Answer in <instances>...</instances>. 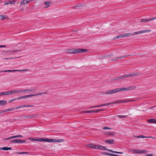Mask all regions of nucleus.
I'll list each match as a JSON object with an SVG mask.
<instances>
[{
	"instance_id": "1",
	"label": "nucleus",
	"mask_w": 156,
	"mask_h": 156,
	"mask_svg": "<svg viewBox=\"0 0 156 156\" xmlns=\"http://www.w3.org/2000/svg\"><path fill=\"white\" fill-rule=\"evenodd\" d=\"M46 92H43L42 93H40L37 94H34L30 95H28L23 96H20L16 98V100H19L20 99H24L26 98H29L33 96H37V95H44L46 93Z\"/></svg>"
},
{
	"instance_id": "2",
	"label": "nucleus",
	"mask_w": 156,
	"mask_h": 156,
	"mask_svg": "<svg viewBox=\"0 0 156 156\" xmlns=\"http://www.w3.org/2000/svg\"><path fill=\"white\" fill-rule=\"evenodd\" d=\"M87 49H69L67 50V52L70 53H82L86 51Z\"/></svg>"
},
{
	"instance_id": "3",
	"label": "nucleus",
	"mask_w": 156,
	"mask_h": 156,
	"mask_svg": "<svg viewBox=\"0 0 156 156\" xmlns=\"http://www.w3.org/2000/svg\"><path fill=\"white\" fill-rule=\"evenodd\" d=\"M99 149L101 150H105L108 151L110 152L116 154H122L123 153L121 152H118L116 151H113L110 150H108L107 149V147H105L103 146H97V149Z\"/></svg>"
},
{
	"instance_id": "4",
	"label": "nucleus",
	"mask_w": 156,
	"mask_h": 156,
	"mask_svg": "<svg viewBox=\"0 0 156 156\" xmlns=\"http://www.w3.org/2000/svg\"><path fill=\"white\" fill-rule=\"evenodd\" d=\"M135 75L134 74H125L123 75L120 76L115 77L114 79V80H121L124 78L128 77L131 76H134Z\"/></svg>"
},
{
	"instance_id": "5",
	"label": "nucleus",
	"mask_w": 156,
	"mask_h": 156,
	"mask_svg": "<svg viewBox=\"0 0 156 156\" xmlns=\"http://www.w3.org/2000/svg\"><path fill=\"white\" fill-rule=\"evenodd\" d=\"M135 101V99H127V100H120L118 101H115L112 102V104H116V103H125L128 102L130 101Z\"/></svg>"
},
{
	"instance_id": "6",
	"label": "nucleus",
	"mask_w": 156,
	"mask_h": 156,
	"mask_svg": "<svg viewBox=\"0 0 156 156\" xmlns=\"http://www.w3.org/2000/svg\"><path fill=\"white\" fill-rule=\"evenodd\" d=\"M119 92L118 88L113 90H111L105 92V94H112Z\"/></svg>"
},
{
	"instance_id": "7",
	"label": "nucleus",
	"mask_w": 156,
	"mask_h": 156,
	"mask_svg": "<svg viewBox=\"0 0 156 156\" xmlns=\"http://www.w3.org/2000/svg\"><path fill=\"white\" fill-rule=\"evenodd\" d=\"M136 88L135 86L130 87H123L118 88L119 92L122 91H128L129 90L135 89Z\"/></svg>"
},
{
	"instance_id": "8",
	"label": "nucleus",
	"mask_w": 156,
	"mask_h": 156,
	"mask_svg": "<svg viewBox=\"0 0 156 156\" xmlns=\"http://www.w3.org/2000/svg\"><path fill=\"white\" fill-rule=\"evenodd\" d=\"M29 71L28 69H22V70H17V69H14L12 70H6L5 71H2L0 72H14L16 71L18 72H27Z\"/></svg>"
},
{
	"instance_id": "9",
	"label": "nucleus",
	"mask_w": 156,
	"mask_h": 156,
	"mask_svg": "<svg viewBox=\"0 0 156 156\" xmlns=\"http://www.w3.org/2000/svg\"><path fill=\"white\" fill-rule=\"evenodd\" d=\"M151 31V30H142L140 31L135 32L133 33V35L139 34H143L145 33L149 32Z\"/></svg>"
},
{
	"instance_id": "10",
	"label": "nucleus",
	"mask_w": 156,
	"mask_h": 156,
	"mask_svg": "<svg viewBox=\"0 0 156 156\" xmlns=\"http://www.w3.org/2000/svg\"><path fill=\"white\" fill-rule=\"evenodd\" d=\"M15 0H9L5 2L4 4L5 5H7L9 4L14 5L15 3Z\"/></svg>"
},
{
	"instance_id": "11",
	"label": "nucleus",
	"mask_w": 156,
	"mask_h": 156,
	"mask_svg": "<svg viewBox=\"0 0 156 156\" xmlns=\"http://www.w3.org/2000/svg\"><path fill=\"white\" fill-rule=\"evenodd\" d=\"M38 114L28 115L25 116V118L28 119L35 118L38 116Z\"/></svg>"
},
{
	"instance_id": "12",
	"label": "nucleus",
	"mask_w": 156,
	"mask_h": 156,
	"mask_svg": "<svg viewBox=\"0 0 156 156\" xmlns=\"http://www.w3.org/2000/svg\"><path fill=\"white\" fill-rule=\"evenodd\" d=\"M147 152V151L146 150H139L138 149H135V153H146Z\"/></svg>"
},
{
	"instance_id": "13",
	"label": "nucleus",
	"mask_w": 156,
	"mask_h": 156,
	"mask_svg": "<svg viewBox=\"0 0 156 156\" xmlns=\"http://www.w3.org/2000/svg\"><path fill=\"white\" fill-rule=\"evenodd\" d=\"M23 137V136H22L20 135H17L14 136H10L7 138H5L4 139V140H9L10 139H13V138H17V137L21 138V137Z\"/></svg>"
},
{
	"instance_id": "14",
	"label": "nucleus",
	"mask_w": 156,
	"mask_h": 156,
	"mask_svg": "<svg viewBox=\"0 0 156 156\" xmlns=\"http://www.w3.org/2000/svg\"><path fill=\"white\" fill-rule=\"evenodd\" d=\"M34 90L31 89H26L25 90H20V93L23 92L25 93L26 92H30L34 91Z\"/></svg>"
},
{
	"instance_id": "15",
	"label": "nucleus",
	"mask_w": 156,
	"mask_h": 156,
	"mask_svg": "<svg viewBox=\"0 0 156 156\" xmlns=\"http://www.w3.org/2000/svg\"><path fill=\"white\" fill-rule=\"evenodd\" d=\"M31 1V0H23L20 2V4L22 5H26Z\"/></svg>"
},
{
	"instance_id": "16",
	"label": "nucleus",
	"mask_w": 156,
	"mask_h": 156,
	"mask_svg": "<svg viewBox=\"0 0 156 156\" xmlns=\"http://www.w3.org/2000/svg\"><path fill=\"white\" fill-rule=\"evenodd\" d=\"M7 103L6 100H2L0 101V106H3L5 105Z\"/></svg>"
},
{
	"instance_id": "17",
	"label": "nucleus",
	"mask_w": 156,
	"mask_h": 156,
	"mask_svg": "<svg viewBox=\"0 0 156 156\" xmlns=\"http://www.w3.org/2000/svg\"><path fill=\"white\" fill-rule=\"evenodd\" d=\"M122 37H129L133 35V33H126L122 34Z\"/></svg>"
},
{
	"instance_id": "18",
	"label": "nucleus",
	"mask_w": 156,
	"mask_h": 156,
	"mask_svg": "<svg viewBox=\"0 0 156 156\" xmlns=\"http://www.w3.org/2000/svg\"><path fill=\"white\" fill-rule=\"evenodd\" d=\"M148 121L150 123L156 124V120L154 119H151L148 120Z\"/></svg>"
},
{
	"instance_id": "19",
	"label": "nucleus",
	"mask_w": 156,
	"mask_h": 156,
	"mask_svg": "<svg viewBox=\"0 0 156 156\" xmlns=\"http://www.w3.org/2000/svg\"><path fill=\"white\" fill-rule=\"evenodd\" d=\"M7 17L5 15H0V19L2 20H4L5 19H7Z\"/></svg>"
},
{
	"instance_id": "20",
	"label": "nucleus",
	"mask_w": 156,
	"mask_h": 156,
	"mask_svg": "<svg viewBox=\"0 0 156 156\" xmlns=\"http://www.w3.org/2000/svg\"><path fill=\"white\" fill-rule=\"evenodd\" d=\"M105 142L107 143H109L111 144H113L114 143V141L113 140H106Z\"/></svg>"
},
{
	"instance_id": "21",
	"label": "nucleus",
	"mask_w": 156,
	"mask_h": 156,
	"mask_svg": "<svg viewBox=\"0 0 156 156\" xmlns=\"http://www.w3.org/2000/svg\"><path fill=\"white\" fill-rule=\"evenodd\" d=\"M34 106L32 105H23V108L24 107L29 108V107H34Z\"/></svg>"
},
{
	"instance_id": "22",
	"label": "nucleus",
	"mask_w": 156,
	"mask_h": 156,
	"mask_svg": "<svg viewBox=\"0 0 156 156\" xmlns=\"http://www.w3.org/2000/svg\"><path fill=\"white\" fill-rule=\"evenodd\" d=\"M12 149L11 147H5L1 148V150H3L5 151H7L8 150H10Z\"/></svg>"
},
{
	"instance_id": "23",
	"label": "nucleus",
	"mask_w": 156,
	"mask_h": 156,
	"mask_svg": "<svg viewBox=\"0 0 156 156\" xmlns=\"http://www.w3.org/2000/svg\"><path fill=\"white\" fill-rule=\"evenodd\" d=\"M10 94H13L14 93H20V90H12V91H10Z\"/></svg>"
},
{
	"instance_id": "24",
	"label": "nucleus",
	"mask_w": 156,
	"mask_h": 156,
	"mask_svg": "<svg viewBox=\"0 0 156 156\" xmlns=\"http://www.w3.org/2000/svg\"><path fill=\"white\" fill-rule=\"evenodd\" d=\"M21 50H15L13 51H7L5 52H9L10 53H12V52H18L19 51H21Z\"/></svg>"
},
{
	"instance_id": "25",
	"label": "nucleus",
	"mask_w": 156,
	"mask_h": 156,
	"mask_svg": "<svg viewBox=\"0 0 156 156\" xmlns=\"http://www.w3.org/2000/svg\"><path fill=\"white\" fill-rule=\"evenodd\" d=\"M102 154H103L106 155H108V156H113V154L109 153L108 152H105L102 153Z\"/></svg>"
},
{
	"instance_id": "26",
	"label": "nucleus",
	"mask_w": 156,
	"mask_h": 156,
	"mask_svg": "<svg viewBox=\"0 0 156 156\" xmlns=\"http://www.w3.org/2000/svg\"><path fill=\"white\" fill-rule=\"evenodd\" d=\"M149 21H150L149 19H142L141 20L140 22L141 23H143V22H148Z\"/></svg>"
},
{
	"instance_id": "27",
	"label": "nucleus",
	"mask_w": 156,
	"mask_h": 156,
	"mask_svg": "<svg viewBox=\"0 0 156 156\" xmlns=\"http://www.w3.org/2000/svg\"><path fill=\"white\" fill-rule=\"evenodd\" d=\"M136 137L137 138H149V137H151V136L147 137V136H136Z\"/></svg>"
},
{
	"instance_id": "28",
	"label": "nucleus",
	"mask_w": 156,
	"mask_h": 156,
	"mask_svg": "<svg viewBox=\"0 0 156 156\" xmlns=\"http://www.w3.org/2000/svg\"><path fill=\"white\" fill-rule=\"evenodd\" d=\"M121 37H122V34L119 35H118V36L115 37L113 38V39L115 40V39H116L118 38H120Z\"/></svg>"
},
{
	"instance_id": "29",
	"label": "nucleus",
	"mask_w": 156,
	"mask_h": 156,
	"mask_svg": "<svg viewBox=\"0 0 156 156\" xmlns=\"http://www.w3.org/2000/svg\"><path fill=\"white\" fill-rule=\"evenodd\" d=\"M117 116L121 119H124L127 117V115H117Z\"/></svg>"
},
{
	"instance_id": "30",
	"label": "nucleus",
	"mask_w": 156,
	"mask_h": 156,
	"mask_svg": "<svg viewBox=\"0 0 156 156\" xmlns=\"http://www.w3.org/2000/svg\"><path fill=\"white\" fill-rule=\"evenodd\" d=\"M18 139H15L10 141V142L14 143H18Z\"/></svg>"
},
{
	"instance_id": "31",
	"label": "nucleus",
	"mask_w": 156,
	"mask_h": 156,
	"mask_svg": "<svg viewBox=\"0 0 156 156\" xmlns=\"http://www.w3.org/2000/svg\"><path fill=\"white\" fill-rule=\"evenodd\" d=\"M106 135H109L112 136L115 135V134L114 133L112 132H107L105 133Z\"/></svg>"
},
{
	"instance_id": "32",
	"label": "nucleus",
	"mask_w": 156,
	"mask_h": 156,
	"mask_svg": "<svg viewBox=\"0 0 156 156\" xmlns=\"http://www.w3.org/2000/svg\"><path fill=\"white\" fill-rule=\"evenodd\" d=\"M89 146L91 147L97 149V145H96L93 144H91Z\"/></svg>"
},
{
	"instance_id": "33",
	"label": "nucleus",
	"mask_w": 156,
	"mask_h": 156,
	"mask_svg": "<svg viewBox=\"0 0 156 156\" xmlns=\"http://www.w3.org/2000/svg\"><path fill=\"white\" fill-rule=\"evenodd\" d=\"M44 138H39L38 139H37V141H38L39 142H42L44 141Z\"/></svg>"
},
{
	"instance_id": "34",
	"label": "nucleus",
	"mask_w": 156,
	"mask_h": 156,
	"mask_svg": "<svg viewBox=\"0 0 156 156\" xmlns=\"http://www.w3.org/2000/svg\"><path fill=\"white\" fill-rule=\"evenodd\" d=\"M18 153L19 154H26L29 153V152H18Z\"/></svg>"
},
{
	"instance_id": "35",
	"label": "nucleus",
	"mask_w": 156,
	"mask_h": 156,
	"mask_svg": "<svg viewBox=\"0 0 156 156\" xmlns=\"http://www.w3.org/2000/svg\"><path fill=\"white\" fill-rule=\"evenodd\" d=\"M55 141H56V142H63L64 141V140H62V139L57 140V139H55Z\"/></svg>"
},
{
	"instance_id": "36",
	"label": "nucleus",
	"mask_w": 156,
	"mask_h": 156,
	"mask_svg": "<svg viewBox=\"0 0 156 156\" xmlns=\"http://www.w3.org/2000/svg\"><path fill=\"white\" fill-rule=\"evenodd\" d=\"M112 102H110L109 103H106V104H102V105L103 106H106V105H112Z\"/></svg>"
},
{
	"instance_id": "37",
	"label": "nucleus",
	"mask_w": 156,
	"mask_h": 156,
	"mask_svg": "<svg viewBox=\"0 0 156 156\" xmlns=\"http://www.w3.org/2000/svg\"><path fill=\"white\" fill-rule=\"evenodd\" d=\"M50 139H48L47 138H44V141L46 142H50Z\"/></svg>"
},
{
	"instance_id": "38",
	"label": "nucleus",
	"mask_w": 156,
	"mask_h": 156,
	"mask_svg": "<svg viewBox=\"0 0 156 156\" xmlns=\"http://www.w3.org/2000/svg\"><path fill=\"white\" fill-rule=\"evenodd\" d=\"M21 108H23V105L15 107L14 109H20Z\"/></svg>"
},
{
	"instance_id": "39",
	"label": "nucleus",
	"mask_w": 156,
	"mask_h": 156,
	"mask_svg": "<svg viewBox=\"0 0 156 156\" xmlns=\"http://www.w3.org/2000/svg\"><path fill=\"white\" fill-rule=\"evenodd\" d=\"M112 128H109L108 127H104L103 128V129L104 130L106 129H111Z\"/></svg>"
},
{
	"instance_id": "40",
	"label": "nucleus",
	"mask_w": 156,
	"mask_h": 156,
	"mask_svg": "<svg viewBox=\"0 0 156 156\" xmlns=\"http://www.w3.org/2000/svg\"><path fill=\"white\" fill-rule=\"evenodd\" d=\"M50 142H56L55 139H50Z\"/></svg>"
},
{
	"instance_id": "41",
	"label": "nucleus",
	"mask_w": 156,
	"mask_h": 156,
	"mask_svg": "<svg viewBox=\"0 0 156 156\" xmlns=\"http://www.w3.org/2000/svg\"><path fill=\"white\" fill-rule=\"evenodd\" d=\"M129 151L133 153H135V149H130Z\"/></svg>"
},
{
	"instance_id": "42",
	"label": "nucleus",
	"mask_w": 156,
	"mask_h": 156,
	"mask_svg": "<svg viewBox=\"0 0 156 156\" xmlns=\"http://www.w3.org/2000/svg\"><path fill=\"white\" fill-rule=\"evenodd\" d=\"M29 139L30 140H32L33 141H37V139H35V138H29Z\"/></svg>"
},
{
	"instance_id": "43",
	"label": "nucleus",
	"mask_w": 156,
	"mask_h": 156,
	"mask_svg": "<svg viewBox=\"0 0 156 156\" xmlns=\"http://www.w3.org/2000/svg\"><path fill=\"white\" fill-rule=\"evenodd\" d=\"M102 106H103L102 104L101 105H97V106H94V107H91L90 108H95V107H102Z\"/></svg>"
},
{
	"instance_id": "44",
	"label": "nucleus",
	"mask_w": 156,
	"mask_h": 156,
	"mask_svg": "<svg viewBox=\"0 0 156 156\" xmlns=\"http://www.w3.org/2000/svg\"><path fill=\"white\" fill-rule=\"evenodd\" d=\"M6 95H11L10 91H8L6 92Z\"/></svg>"
},
{
	"instance_id": "45",
	"label": "nucleus",
	"mask_w": 156,
	"mask_h": 156,
	"mask_svg": "<svg viewBox=\"0 0 156 156\" xmlns=\"http://www.w3.org/2000/svg\"><path fill=\"white\" fill-rule=\"evenodd\" d=\"M1 96L6 95V92H1Z\"/></svg>"
},
{
	"instance_id": "46",
	"label": "nucleus",
	"mask_w": 156,
	"mask_h": 156,
	"mask_svg": "<svg viewBox=\"0 0 156 156\" xmlns=\"http://www.w3.org/2000/svg\"><path fill=\"white\" fill-rule=\"evenodd\" d=\"M83 113H92L91 110V111H85L83 112Z\"/></svg>"
},
{
	"instance_id": "47",
	"label": "nucleus",
	"mask_w": 156,
	"mask_h": 156,
	"mask_svg": "<svg viewBox=\"0 0 156 156\" xmlns=\"http://www.w3.org/2000/svg\"><path fill=\"white\" fill-rule=\"evenodd\" d=\"M50 2H46L44 3V5H48L50 4Z\"/></svg>"
},
{
	"instance_id": "48",
	"label": "nucleus",
	"mask_w": 156,
	"mask_h": 156,
	"mask_svg": "<svg viewBox=\"0 0 156 156\" xmlns=\"http://www.w3.org/2000/svg\"><path fill=\"white\" fill-rule=\"evenodd\" d=\"M16 98H15V99H11L10 100H9V102L10 103H11V102L13 101H14L15 100H16Z\"/></svg>"
},
{
	"instance_id": "49",
	"label": "nucleus",
	"mask_w": 156,
	"mask_h": 156,
	"mask_svg": "<svg viewBox=\"0 0 156 156\" xmlns=\"http://www.w3.org/2000/svg\"><path fill=\"white\" fill-rule=\"evenodd\" d=\"M7 112H9L8 109H5L2 110V112H3V113Z\"/></svg>"
},
{
	"instance_id": "50",
	"label": "nucleus",
	"mask_w": 156,
	"mask_h": 156,
	"mask_svg": "<svg viewBox=\"0 0 156 156\" xmlns=\"http://www.w3.org/2000/svg\"><path fill=\"white\" fill-rule=\"evenodd\" d=\"M9 111H11L14 110V109L12 108H9L8 109Z\"/></svg>"
},
{
	"instance_id": "51",
	"label": "nucleus",
	"mask_w": 156,
	"mask_h": 156,
	"mask_svg": "<svg viewBox=\"0 0 156 156\" xmlns=\"http://www.w3.org/2000/svg\"><path fill=\"white\" fill-rule=\"evenodd\" d=\"M155 19H156V18H152L149 19V20H150V21H151L152 20H154Z\"/></svg>"
},
{
	"instance_id": "52",
	"label": "nucleus",
	"mask_w": 156,
	"mask_h": 156,
	"mask_svg": "<svg viewBox=\"0 0 156 156\" xmlns=\"http://www.w3.org/2000/svg\"><path fill=\"white\" fill-rule=\"evenodd\" d=\"M6 46L5 45H0V48H5Z\"/></svg>"
},
{
	"instance_id": "53",
	"label": "nucleus",
	"mask_w": 156,
	"mask_h": 156,
	"mask_svg": "<svg viewBox=\"0 0 156 156\" xmlns=\"http://www.w3.org/2000/svg\"><path fill=\"white\" fill-rule=\"evenodd\" d=\"M26 142V140H21V143H25Z\"/></svg>"
},
{
	"instance_id": "54",
	"label": "nucleus",
	"mask_w": 156,
	"mask_h": 156,
	"mask_svg": "<svg viewBox=\"0 0 156 156\" xmlns=\"http://www.w3.org/2000/svg\"><path fill=\"white\" fill-rule=\"evenodd\" d=\"M18 143H21V140L18 139Z\"/></svg>"
},
{
	"instance_id": "55",
	"label": "nucleus",
	"mask_w": 156,
	"mask_h": 156,
	"mask_svg": "<svg viewBox=\"0 0 156 156\" xmlns=\"http://www.w3.org/2000/svg\"><path fill=\"white\" fill-rule=\"evenodd\" d=\"M12 58H4V59H6V60H7V59H11Z\"/></svg>"
},
{
	"instance_id": "56",
	"label": "nucleus",
	"mask_w": 156,
	"mask_h": 156,
	"mask_svg": "<svg viewBox=\"0 0 156 156\" xmlns=\"http://www.w3.org/2000/svg\"><path fill=\"white\" fill-rule=\"evenodd\" d=\"M99 112H100V111H105V110L104 109H99Z\"/></svg>"
},
{
	"instance_id": "57",
	"label": "nucleus",
	"mask_w": 156,
	"mask_h": 156,
	"mask_svg": "<svg viewBox=\"0 0 156 156\" xmlns=\"http://www.w3.org/2000/svg\"><path fill=\"white\" fill-rule=\"evenodd\" d=\"M95 112H99V109L98 110H95Z\"/></svg>"
},
{
	"instance_id": "58",
	"label": "nucleus",
	"mask_w": 156,
	"mask_h": 156,
	"mask_svg": "<svg viewBox=\"0 0 156 156\" xmlns=\"http://www.w3.org/2000/svg\"><path fill=\"white\" fill-rule=\"evenodd\" d=\"M153 155V154H150L148 155H147L146 156H152Z\"/></svg>"
},
{
	"instance_id": "59",
	"label": "nucleus",
	"mask_w": 156,
	"mask_h": 156,
	"mask_svg": "<svg viewBox=\"0 0 156 156\" xmlns=\"http://www.w3.org/2000/svg\"><path fill=\"white\" fill-rule=\"evenodd\" d=\"M92 112H95V110H91Z\"/></svg>"
},
{
	"instance_id": "60",
	"label": "nucleus",
	"mask_w": 156,
	"mask_h": 156,
	"mask_svg": "<svg viewBox=\"0 0 156 156\" xmlns=\"http://www.w3.org/2000/svg\"><path fill=\"white\" fill-rule=\"evenodd\" d=\"M3 113V112H2V110L1 111H0V114L1 113Z\"/></svg>"
},
{
	"instance_id": "61",
	"label": "nucleus",
	"mask_w": 156,
	"mask_h": 156,
	"mask_svg": "<svg viewBox=\"0 0 156 156\" xmlns=\"http://www.w3.org/2000/svg\"><path fill=\"white\" fill-rule=\"evenodd\" d=\"M1 96V93H0V96Z\"/></svg>"
},
{
	"instance_id": "62",
	"label": "nucleus",
	"mask_w": 156,
	"mask_h": 156,
	"mask_svg": "<svg viewBox=\"0 0 156 156\" xmlns=\"http://www.w3.org/2000/svg\"><path fill=\"white\" fill-rule=\"evenodd\" d=\"M49 5L47 6H46V7H49Z\"/></svg>"
},
{
	"instance_id": "63",
	"label": "nucleus",
	"mask_w": 156,
	"mask_h": 156,
	"mask_svg": "<svg viewBox=\"0 0 156 156\" xmlns=\"http://www.w3.org/2000/svg\"><path fill=\"white\" fill-rule=\"evenodd\" d=\"M0 150H1V148H0Z\"/></svg>"
}]
</instances>
